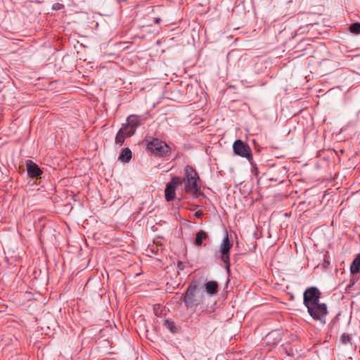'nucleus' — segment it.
<instances>
[{
	"label": "nucleus",
	"mask_w": 360,
	"mask_h": 360,
	"mask_svg": "<svg viewBox=\"0 0 360 360\" xmlns=\"http://www.w3.org/2000/svg\"><path fill=\"white\" fill-rule=\"evenodd\" d=\"M62 8H63V6L62 4H58V3L55 4H53V8L54 10H60V9H61Z\"/></svg>",
	"instance_id": "18"
},
{
	"label": "nucleus",
	"mask_w": 360,
	"mask_h": 360,
	"mask_svg": "<svg viewBox=\"0 0 360 360\" xmlns=\"http://www.w3.org/2000/svg\"><path fill=\"white\" fill-rule=\"evenodd\" d=\"M205 292L210 295H214L218 292V284L216 281H208L205 284Z\"/></svg>",
	"instance_id": "10"
},
{
	"label": "nucleus",
	"mask_w": 360,
	"mask_h": 360,
	"mask_svg": "<svg viewBox=\"0 0 360 360\" xmlns=\"http://www.w3.org/2000/svg\"><path fill=\"white\" fill-rule=\"evenodd\" d=\"M201 214H201V212H197L195 213V215H196L197 217H200V216H201Z\"/></svg>",
	"instance_id": "20"
},
{
	"label": "nucleus",
	"mask_w": 360,
	"mask_h": 360,
	"mask_svg": "<svg viewBox=\"0 0 360 360\" xmlns=\"http://www.w3.org/2000/svg\"><path fill=\"white\" fill-rule=\"evenodd\" d=\"M233 246V243L230 240L228 236L224 238L220 245V258L225 264V269L228 273L230 271V255L229 251Z\"/></svg>",
	"instance_id": "6"
},
{
	"label": "nucleus",
	"mask_w": 360,
	"mask_h": 360,
	"mask_svg": "<svg viewBox=\"0 0 360 360\" xmlns=\"http://www.w3.org/2000/svg\"><path fill=\"white\" fill-rule=\"evenodd\" d=\"M160 21V18H157L154 19V23H155V24L159 23Z\"/></svg>",
	"instance_id": "19"
},
{
	"label": "nucleus",
	"mask_w": 360,
	"mask_h": 360,
	"mask_svg": "<svg viewBox=\"0 0 360 360\" xmlns=\"http://www.w3.org/2000/svg\"><path fill=\"white\" fill-rule=\"evenodd\" d=\"M181 265H182V263H181V262H179L178 266H181Z\"/></svg>",
	"instance_id": "21"
},
{
	"label": "nucleus",
	"mask_w": 360,
	"mask_h": 360,
	"mask_svg": "<svg viewBox=\"0 0 360 360\" xmlns=\"http://www.w3.org/2000/svg\"><path fill=\"white\" fill-rule=\"evenodd\" d=\"M184 176L185 178L182 179L185 181L186 192L191 194L194 198H198L201 193L198 184L199 176L197 172L193 167L186 165L184 168Z\"/></svg>",
	"instance_id": "2"
},
{
	"label": "nucleus",
	"mask_w": 360,
	"mask_h": 360,
	"mask_svg": "<svg viewBox=\"0 0 360 360\" xmlns=\"http://www.w3.org/2000/svg\"><path fill=\"white\" fill-rule=\"evenodd\" d=\"M233 150L236 155L246 158L250 164H252L253 156L252 150L247 143H244L240 139H238L235 141L233 144Z\"/></svg>",
	"instance_id": "5"
},
{
	"label": "nucleus",
	"mask_w": 360,
	"mask_h": 360,
	"mask_svg": "<svg viewBox=\"0 0 360 360\" xmlns=\"http://www.w3.org/2000/svg\"><path fill=\"white\" fill-rule=\"evenodd\" d=\"M131 158V151L128 148L122 149L118 158L119 160L124 162H128Z\"/></svg>",
	"instance_id": "12"
},
{
	"label": "nucleus",
	"mask_w": 360,
	"mask_h": 360,
	"mask_svg": "<svg viewBox=\"0 0 360 360\" xmlns=\"http://www.w3.org/2000/svg\"><path fill=\"white\" fill-rule=\"evenodd\" d=\"M147 148L155 155L158 157H168L171 154L169 146L158 139H152L147 143Z\"/></svg>",
	"instance_id": "4"
},
{
	"label": "nucleus",
	"mask_w": 360,
	"mask_h": 360,
	"mask_svg": "<svg viewBox=\"0 0 360 360\" xmlns=\"http://www.w3.org/2000/svg\"><path fill=\"white\" fill-rule=\"evenodd\" d=\"M350 271L352 274H360V255H357L353 260L350 266Z\"/></svg>",
	"instance_id": "14"
},
{
	"label": "nucleus",
	"mask_w": 360,
	"mask_h": 360,
	"mask_svg": "<svg viewBox=\"0 0 360 360\" xmlns=\"http://www.w3.org/2000/svg\"><path fill=\"white\" fill-rule=\"evenodd\" d=\"M349 30L351 32L354 34H359L360 33V23L355 22L350 25Z\"/></svg>",
	"instance_id": "15"
},
{
	"label": "nucleus",
	"mask_w": 360,
	"mask_h": 360,
	"mask_svg": "<svg viewBox=\"0 0 360 360\" xmlns=\"http://www.w3.org/2000/svg\"><path fill=\"white\" fill-rule=\"evenodd\" d=\"M127 130L125 127H122L117 132L115 137V143L122 146L127 136Z\"/></svg>",
	"instance_id": "11"
},
{
	"label": "nucleus",
	"mask_w": 360,
	"mask_h": 360,
	"mask_svg": "<svg viewBox=\"0 0 360 360\" xmlns=\"http://www.w3.org/2000/svg\"><path fill=\"white\" fill-rule=\"evenodd\" d=\"M165 325L166 326V327L172 333H174L175 332V329H176V327H175V324L174 322L172 321H170L169 320H166L165 321Z\"/></svg>",
	"instance_id": "16"
},
{
	"label": "nucleus",
	"mask_w": 360,
	"mask_h": 360,
	"mask_svg": "<svg viewBox=\"0 0 360 360\" xmlns=\"http://www.w3.org/2000/svg\"><path fill=\"white\" fill-rule=\"evenodd\" d=\"M205 294L200 291L196 282L190 283L184 296V302L187 308L195 307L203 303Z\"/></svg>",
	"instance_id": "3"
},
{
	"label": "nucleus",
	"mask_w": 360,
	"mask_h": 360,
	"mask_svg": "<svg viewBox=\"0 0 360 360\" xmlns=\"http://www.w3.org/2000/svg\"><path fill=\"white\" fill-rule=\"evenodd\" d=\"M208 238V235L206 232L204 231H199L196 233L195 236V245L198 247H200L202 245V240H206Z\"/></svg>",
	"instance_id": "13"
},
{
	"label": "nucleus",
	"mask_w": 360,
	"mask_h": 360,
	"mask_svg": "<svg viewBox=\"0 0 360 360\" xmlns=\"http://www.w3.org/2000/svg\"><path fill=\"white\" fill-rule=\"evenodd\" d=\"M139 124L140 120L138 116L134 115H129L127 119V123L122 126L125 127V129L127 131V136H132Z\"/></svg>",
	"instance_id": "8"
},
{
	"label": "nucleus",
	"mask_w": 360,
	"mask_h": 360,
	"mask_svg": "<svg viewBox=\"0 0 360 360\" xmlns=\"http://www.w3.org/2000/svg\"><path fill=\"white\" fill-rule=\"evenodd\" d=\"M27 174L31 177H37L42 174V171L39 166L32 160L26 162Z\"/></svg>",
	"instance_id": "9"
},
{
	"label": "nucleus",
	"mask_w": 360,
	"mask_h": 360,
	"mask_svg": "<svg viewBox=\"0 0 360 360\" xmlns=\"http://www.w3.org/2000/svg\"><path fill=\"white\" fill-rule=\"evenodd\" d=\"M321 293L316 287L307 288L303 295V303L309 315L315 320L322 321L328 314L327 306L319 303Z\"/></svg>",
	"instance_id": "1"
},
{
	"label": "nucleus",
	"mask_w": 360,
	"mask_h": 360,
	"mask_svg": "<svg viewBox=\"0 0 360 360\" xmlns=\"http://www.w3.org/2000/svg\"><path fill=\"white\" fill-rule=\"evenodd\" d=\"M340 340L343 344H347L350 342L351 337L347 333H343L340 337Z\"/></svg>",
	"instance_id": "17"
},
{
	"label": "nucleus",
	"mask_w": 360,
	"mask_h": 360,
	"mask_svg": "<svg viewBox=\"0 0 360 360\" xmlns=\"http://www.w3.org/2000/svg\"><path fill=\"white\" fill-rule=\"evenodd\" d=\"M183 183V179L179 176H174L166 185L165 190V199L169 202L174 200L176 197V187Z\"/></svg>",
	"instance_id": "7"
}]
</instances>
